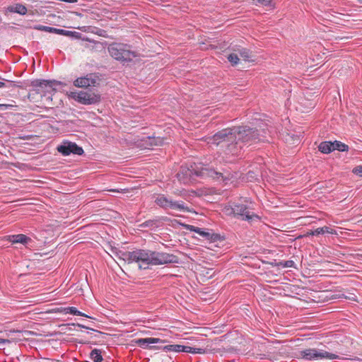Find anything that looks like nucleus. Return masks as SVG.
I'll list each match as a JSON object with an SVG mask.
<instances>
[{
    "label": "nucleus",
    "instance_id": "1",
    "mask_svg": "<svg viewBox=\"0 0 362 362\" xmlns=\"http://www.w3.org/2000/svg\"><path fill=\"white\" fill-rule=\"evenodd\" d=\"M176 176L180 182L187 185L192 182L195 180V177L219 179L223 177V173L203 165H198L194 163L190 168L181 166Z\"/></svg>",
    "mask_w": 362,
    "mask_h": 362
},
{
    "label": "nucleus",
    "instance_id": "2",
    "mask_svg": "<svg viewBox=\"0 0 362 362\" xmlns=\"http://www.w3.org/2000/svg\"><path fill=\"white\" fill-rule=\"evenodd\" d=\"M235 148L237 152L242 148L243 144H255L258 142L267 141V130L261 127L257 129L250 126H238L235 127Z\"/></svg>",
    "mask_w": 362,
    "mask_h": 362
},
{
    "label": "nucleus",
    "instance_id": "3",
    "mask_svg": "<svg viewBox=\"0 0 362 362\" xmlns=\"http://www.w3.org/2000/svg\"><path fill=\"white\" fill-rule=\"evenodd\" d=\"M110 56L119 61L123 64L132 62L138 56L137 53L131 49V46L127 44L112 43L108 47Z\"/></svg>",
    "mask_w": 362,
    "mask_h": 362
},
{
    "label": "nucleus",
    "instance_id": "4",
    "mask_svg": "<svg viewBox=\"0 0 362 362\" xmlns=\"http://www.w3.org/2000/svg\"><path fill=\"white\" fill-rule=\"evenodd\" d=\"M153 251L149 250L136 249L134 251L124 252L122 253V258L129 263L133 262L139 263V268L146 269L151 265V257Z\"/></svg>",
    "mask_w": 362,
    "mask_h": 362
},
{
    "label": "nucleus",
    "instance_id": "5",
    "mask_svg": "<svg viewBox=\"0 0 362 362\" xmlns=\"http://www.w3.org/2000/svg\"><path fill=\"white\" fill-rule=\"evenodd\" d=\"M235 127L232 128L223 129L216 132L211 139L212 144L220 145L221 144H226L228 151L232 154H236L237 150L235 148Z\"/></svg>",
    "mask_w": 362,
    "mask_h": 362
},
{
    "label": "nucleus",
    "instance_id": "6",
    "mask_svg": "<svg viewBox=\"0 0 362 362\" xmlns=\"http://www.w3.org/2000/svg\"><path fill=\"white\" fill-rule=\"evenodd\" d=\"M155 203L165 210L172 209L184 212H192V210L186 206L183 201L173 200V199L168 197L163 194L158 195L155 199Z\"/></svg>",
    "mask_w": 362,
    "mask_h": 362
},
{
    "label": "nucleus",
    "instance_id": "7",
    "mask_svg": "<svg viewBox=\"0 0 362 362\" xmlns=\"http://www.w3.org/2000/svg\"><path fill=\"white\" fill-rule=\"evenodd\" d=\"M300 356L305 360L339 359L338 353H332L323 349H307L300 351Z\"/></svg>",
    "mask_w": 362,
    "mask_h": 362
},
{
    "label": "nucleus",
    "instance_id": "8",
    "mask_svg": "<svg viewBox=\"0 0 362 362\" xmlns=\"http://www.w3.org/2000/svg\"><path fill=\"white\" fill-rule=\"evenodd\" d=\"M74 99L83 105H95L101 101V95L91 91L72 93Z\"/></svg>",
    "mask_w": 362,
    "mask_h": 362
},
{
    "label": "nucleus",
    "instance_id": "9",
    "mask_svg": "<svg viewBox=\"0 0 362 362\" xmlns=\"http://www.w3.org/2000/svg\"><path fill=\"white\" fill-rule=\"evenodd\" d=\"M151 265H161L171 263H178L179 257L173 254L153 251Z\"/></svg>",
    "mask_w": 362,
    "mask_h": 362
},
{
    "label": "nucleus",
    "instance_id": "10",
    "mask_svg": "<svg viewBox=\"0 0 362 362\" xmlns=\"http://www.w3.org/2000/svg\"><path fill=\"white\" fill-rule=\"evenodd\" d=\"M232 213L234 216L243 221H252L255 218H259V216L251 212L249 208L243 204H235L231 207Z\"/></svg>",
    "mask_w": 362,
    "mask_h": 362
},
{
    "label": "nucleus",
    "instance_id": "11",
    "mask_svg": "<svg viewBox=\"0 0 362 362\" xmlns=\"http://www.w3.org/2000/svg\"><path fill=\"white\" fill-rule=\"evenodd\" d=\"M182 226H184V228L185 229L192 231V232H194V233L199 234L202 238H204L206 240H211L213 243L216 242L218 240H224V238L220 234L211 233V230H205L203 228L196 227L192 225H188V224H182Z\"/></svg>",
    "mask_w": 362,
    "mask_h": 362
},
{
    "label": "nucleus",
    "instance_id": "12",
    "mask_svg": "<svg viewBox=\"0 0 362 362\" xmlns=\"http://www.w3.org/2000/svg\"><path fill=\"white\" fill-rule=\"evenodd\" d=\"M57 149L63 156H69L71 153L81 156L84 153L81 147L71 141L63 142L62 145L57 146Z\"/></svg>",
    "mask_w": 362,
    "mask_h": 362
},
{
    "label": "nucleus",
    "instance_id": "13",
    "mask_svg": "<svg viewBox=\"0 0 362 362\" xmlns=\"http://www.w3.org/2000/svg\"><path fill=\"white\" fill-rule=\"evenodd\" d=\"M163 349L169 351L186 352L192 354H205L206 352L205 349L194 348L180 344L167 345L163 347Z\"/></svg>",
    "mask_w": 362,
    "mask_h": 362
},
{
    "label": "nucleus",
    "instance_id": "14",
    "mask_svg": "<svg viewBox=\"0 0 362 362\" xmlns=\"http://www.w3.org/2000/svg\"><path fill=\"white\" fill-rule=\"evenodd\" d=\"M97 84H98V78L94 74H89L86 76L78 78L74 82V85L79 88L95 86Z\"/></svg>",
    "mask_w": 362,
    "mask_h": 362
},
{
    "label": "nucleus",
    "instance_id": "15",
    "mask_svg": "<svg viewBox=\"0 0 362 362\" xmlns=\"http://www.w3.org/2000/svg\"><path fill=\"white\" fill-rule=\"evenodd\" d=\"M159 342H165L164 340H162L159 338H153V337H149V338H141V339H138L135 341V343L140 347L141 348H144V349H146V348H149L151 349H160L159 346H148V344H157V343H159Z\"/></svg>",
    "mask_w": 362,
    "mask_h": 362
},
{
    "label": "nucleus",
    "instance_id": "16",
    "mask_svg": "<svg viewBox=\"0 0 362 362\" xmlns=\"http://www.w3.org/2000/svg\"><path fill=\"white\" fill-rule=\"evenodd\" d=\"M62 83L60 81L56 80H40L35 79L31 81L30 85L33 87H42L47 88L49 87L52 89V90H55V87L58 85H61Z\"/></svg>",
    "mask_w": 362,
    "mask_h": 362
},
{
    "label": "nucleus",
    "instance_id": "17",
    "mask_svg": "<svg viewBox=\"0 0 362 362\" xmlns=\"http://www.w3.org/2000/svg\"><path fill=\"white\" fill-rule=\"evenodd\" d=\"M7 240H8L13 244L22 243L23 245H27L28 244V243L32 241L30 238L28 237L24 234L8 235L7 236Z\"/></svg>",
    "mask_w": 362,
    "mask_h": 362
},
{
    "label": "nucleus",
    "instance_id": "18",
    "mask_svg": "<svg viewBox=\"0 0 362 362\" xmlns=\"http://www.w3.org/2000/svg\"><path fill=\"white\" fill-rule=\"evenodd\" d=\"M8 10L12 13H16L21 15L26 14L28 10L27 8L21 4H16L13 6H10Z\"/></svg>",
    "mask_w": 362,
    "mask_h": 362
},
{
    "label": "nucleus",
    "instance_id": "19",
    "mask_svg": "<svg viewBox=\"0 0 362 362\" xmlns=\"http://www.w3.org/2000/svg\"><path fill=\"white\" fill-rule=\"evenodd\" d=\"M318 149L321 153H329L333 150V144L332 141H323L321 142L318 146Z\"/></svg>",
    "mask_w": 362,
    "mask_h": 362
},
{
    "label": "nucleus",
    "instance_id": "20",
    "mask_svg": "<svg viewBox=\"0 0 362 362\" xmlns=\"http://www.w3.org/2000/svg\"><path fill=\"white\" fill-rule=\"evenodd\" d=\"M89 357L93 362H102L103 361L102 350L100 349H93L90 353Z\"/></svg>",
    "mask_w": 362,
    "mask_h": 362
},
{
    "label": "nucleus",
    "instance_id": "21",
    "mask_svg": "<svg viewBox=\"0 0 362 362\" xmlns=\"http://www.w3.org/2000/svg\"><path fill=\"white\" fill-rule=\"evenodd\" d=\"M57 34L61 35L67 36V37H74L76 39H79L81 37V35L80 33H78L76 31H70V30L59 29V28H58Z\"/></svg>",
    "mask_w": 362,
    "mask_h": 362
},
{
    "label": "nucleus",
    "instance_id": "22",
    "mask_svg": "<svg viewBox=\"0 0 362 362\" xmlns=\"http://www.w3.org/2000/svg\"><path fill=\"white\" fill-rule=\"evenodd\" d=\"M333 144V150H338L339 151H349V146L348 145L339 141H334L332 142Z\"/></svg>",
    "mask_w": 362,
    "mask_h": 362
},
{
    "label": "nucleus",
    "instance_id": "23",
    "mask_svg": "<svg viewBox=\"0 0 362 362\" xmlns=\"http://www.w3.org/2000/svg\"><path fill=\"white\" fill-rule=\"evenodd\" d=\"M64 311L66 313L71 314L74 315H78V316H83L86 317H90L87 315L81 313V311L78 310L75 307H68L64 308Z\"/></svg>",
    "mask_w": 362,
    "mask_h": 362
},
{
    "label": "nucleus",
    "instance_id": "24",
    "mask_svg": "<svg viewBox=\"0 0 362 362\" xmlns=\"http://www.w3.org/2000/svg\"><path fill=\"white\" fill-rule=\"evenodd\" d=\"M255 5L261 4L264 6L274 8L275 4L273 0H253Z\"/></svg>",
    "mask_w": 362,
    "mask_h": 362
},
{
    "label": "nucleus",
    "instance_id": "25",
    "mask_svg": "<svg viewBox=\"0 0 362 362\" xmlns=\"http://www.w3.org/2000/svg\"><path fill=\"white\" fill-rule=\"evenodd\" d=\"M240 56L245 61H249L252 57V52L250 49L246 48H242L239 51Z\"/></svg>",
    "mask_w": 362,
    "mask_h": 362
},
{
    "label": "nucleus",
    "instance_id": "26",
    "mask_svg": "<svg viewBox=\"0 0 362 362\" xmlns=\"http://www.w3.org/2000/svg\"><path fill=\"white\" fill-rule=\"evenodd\" d=\"M275 265L278 266V267H282L284 268H285V267H294V268H296L295 263H294V262L293 260L281 261V262H279L276 263Z\"/></svg>",
    "mask_w": 362,
    "mask_h": 362
},
{
    "label": "nucleus",
    "instance_id": "27",
    "mask_svg": "<svg viewBox=\"0 0 362 362\" xmlns=\"http://www.w3.org/2000/svg\"><path fill=\"white\" fill-rule=\"evenodd\" d=\"M228 59L233 66L236 65L239 62V58L238 55L234 53L230 54L228 56Z\"/></svg>",
    "mask_w": 362,
    "mask_h": 362
},
{
    "label": "nucleus",
    "instance_id": "28",
    "mask_svg": "<svg viewBox=\"0 0 362 362\" xmlns=\"http://www.w3.org/2000/svg\"><path fill=\"white\" fill-rule=\"evenodd\" d=\"M322 234V229L321 228H317L314 230L308 231L305 236L308 235H318Z\"/></svg>",
    "mask_w": 362,
    "mask_h": 362
},
{
    "label": "nucleus",
    "instance_id": "29",
    "mask_svg": "<svg viewBox=\"0 0 362 362\" xmlns=\"http://www.w3.org/2000/svg\"><path fill=\"white\" fill-rule=\"evenodd\" d=\"M352 173L356 175L362 177V165H357L353 168Z\"/></svg>",
    "mask_w": 362,
    "mask_h": 362
},
{
    "label": "nucleus",
    "instance_id": "30",
    "mask_svg": "<svg viewBox=\"0 0 362 362\" xmlns=\"http://www.w3.org/2000/svg\"><path fill=\"white\" fill-rule=\"evenodd\" d=\"M322 229V234H325V233H329V234H336V231L328 227V226H324V227H322L321 228Z\"/></svg>",
    "mask_w": 362,
    "mask_h": 362
},
{
    "label": "nucleus",
    "instance_id": "31",
    "mask_svg": "<svg viewBox=\"0 0 362 362\" xmlns=\"http://www.w3.org/2000/svg\"><path fill=\"white\" fill-rule=\"evenodd\" d=\"M155 225V221L153 220H148L140 225L142 228L153 227Z\"/></svg>",
    "mask_w": 362,
    "mask_h": 362
},
{
    "label": "nucleus",
    "instance_id": "32",
    "mask_svg": "<svg viewBox=\"0 0 362 362\" xmlns=\"http://www.w3.org/2000/svg\"><path fill=\"white\" fill-rule=\"evenodd\" d=\"M34 28L35 30H38L48 32L49 33V30L50 27L46 26V25H35L34 27Z\"/></svg>",
    "mask_w": 362,
    "mask_h": 362
},
{
    "label": "nucleus",
    "instance_id": "33",
    "mask_svg": "<svg viewBox=\"0 0 362 362\" xmlns=\"http://www.w3.org/2000/svg\"><path fill=\"white\" fill-rule=\"evenodd\" d=\"M4 87H6V88L16 87V83L14 81H7V83H5Z\"/></svg>",
    "mask_w": 362,
    "mask_h": 362
},
{
    "label": "nucleus",
    "instance_id": "34",
    "mask_svg": "<svg viewBox=\"0 0 362 362\" xmlns=\"http://www.w3.org/2000/svg\"><path fill=\"white\" fill-rule=\"evenodd\" d=\"M13 107L12 105H8V104H0V109L2 110H7L9 107Z\"/></svg>",
    "mask_w": 362,
    "mask_h": 362
},
{
    "label": "nucleus",
    "instance_id": "35",
    "mask_svg": "<svg viewBox=\"0 0 362 362\" xmlns=\"http://www.w3.org/2000/svg\"><path fill=\"white\" fill-rule=\"evenodd\" d=\"M153 141H155L154 144L158 146V145H161L163 142V139H160V138H158L156 141V139H153Z\"/></svg>",
    "mask_w": 362,
    "mask_h": 362
},
{
    "label": "nucleus",
    "instance_id": "36",
    "mask_svg": "<svg viewBox=\"0 0 362 362\" xmlns=\"http://www.w3.org/2000/svg\"><path fill=\"white\" fill-rule=\"evenodd\" d=\"M58 28L50 27L49 33L57 34Z\"/></svg>",
    "mask_w": 362,
    "mask_h": 362
},
{
    "label": "nucleus",
    "instance_id": "37",
    "mask_svg": "<svg viewBox=\"0 0 362 362\" xmlns=\"http://www.w3.org/2000/svg\"><path fill=\"white\" fill-rule=\"evenodd\" d=\"M16 87H18V88H22L23 86L21 85V82H18L17 83H16Z\"/></svg>",
    "mask_w": 362,
    "mask_h": 362
},
{
    "label": "nucleus",
    "instance_id": "38",
    "mask_svg": "<svg viewBox=\"0 0 362 362\" xmlns=\"http://www.w3.org/2000/svg\"><path fill=\"white\" fill-rule=\"evenodd\" d=\"M78 326L81 327V328H84V329H89V327L83 325H80V324H78Z\"/></svg>",
    "mask_w": 362,
    "mask_h": 362
},
{
    "label": "nucleus",
    "instance_id": "39",
    "mask_svg": "<svg viewBox=\"0 0 362 362\" xmlns=\"http://www.w3.org/2000/svg\"><path fill=\"white\" fill-rule=\"evenodd\" d=\"M7 341H8L7 339H0V344H4Z\"/></svg>",
    "mask_w": 362,
    "mask_h": 362
},
{
    "label": "nucleus",
    "instance_id": "40",
    "mask_svg": "<svg viewBox=\"0 0 362 362\" xmlns=\"http://www.w3.org/2000/svg\"><path fill=\"white\" fill-rule=\"evenodd\" d=\"M4 86H5V83L2 82V81H0V88H4Z\"/></svg>",
    "mask_w": 362,
    "mask_h": 362
},
{
    "label": "nucleus",
    "instance_id": "41",
    "mask_svg": "<svg viewBox=\"0 0 362 362\" xmlns=\"http://www.w3.org/2000/svg\"><path fill=\"white\" fill-rule=\"evenodd\" d=\"M358 3L362 4V0H358Z\"/></svg>",
    "mask_w": 362,
    "mask_h": 362
},
{
    "label": "nucleus",
    "instance_id": "42",
    "mask_svg": "<svg viewBox=\"0 0 362 362\" xmlns=\"http://www.w3.org/2000/svg\"><path fill=\"white\" fill-rule=\"evenodd\" d=\"M86 362H89V361H86Z\"/></svg>",
    "mask_w": 362,
    "mask_h": 362
}]
</instances>
